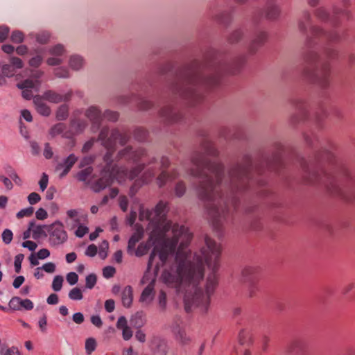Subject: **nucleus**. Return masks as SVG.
Here are the masks:
<instances>
[{
  "mask_svg": "<svg viewBox=\"0 0 355 355\" xmlns=\"http://www.w3.org/2000/svg\"><path fill=\"white\" fill-rule=\"evenodd\" d=\"M3 76L12 77L15 74V69L10 64H5L2 67Z\"/></svg>",
  "mask_w": 355,
  "mask_h": 355,
  "instance_id": "obj_53",
  "label": "nucleus"
},
{
  "mask_svg": "<svg viewBox=\"0 0 355 355\" xmlns=\"http://www.w3.org/2000/svg\"><path fill=\"white\" fill-rule=\"evenodd\" d=\"M13 239V232L10 229H6L2 233V240L6 245H9Z\"/></svg>",
  "mask_w": 355,
  "mask_h": 355,
  "instance_id": "obj_49",
  "label": "nucleus"
},
{
  "mask_svg": "<svg viewBox=\"0 0 355 355\" xmlns=\"http://www.w3.org/2000/svg\"><path fill=\"white\" fill-rule=\"evenodd\" d=\"M42 269L48 273H53L55 271L56 266L54 263L49 262L44 264Z\"/></svg>",
  "mask_w": 355,
  "mask_h": 355,
  "instance_id": "obj_63",
  "label": "nucleus"
},
{
  "mask_svg": "<svg viewBox=\"0 0 355 355\" xmlns=\"http://www.w3.org/2000/svg\"><path fill=\"white\" fill-rule=\"evenodd\" d=\"M96 276L94 274H89L85 278V287L92 289L96 283Z\"/></svg>",
  "mask_w": 355,
  "mask_h": 355,
  "instance_id": "obj_48",
  "label": "nucleus"
},
{
  "mask_svg": "<svg viewBox=\"0 0 355 355\" xmlns=\"http://www.w3.org/2000/svg\"><path fill=\"white\" fill-rule=\"evenodd\" d=\"M344 12L340 8L334 7L333 15H330L325 8L320 7L315 11V15L319 20L329 22L332 26H337L340 24L338 16L340 14H343Z\"/></svg>",
  "mask_w": 355,
  "mask_h": 355,
  "instance_id": "obj_10",
  "label": "nucleus"
},
{
  "mask_svg": "<svg viewBox=\"0 0 355 355\" xmlns=\"http://www.w3.org/2000/svg\"><path fill=\"white\" fill-rule=\"evenodd\" d=\"M178 319L176 322H175L172 326V331L175 336L177 340L182 345H188L190 343L191 339L187 335L185 329L180 326L178 324Z\"/></svg>",
  "mask_w": 355,
  "mask_h": 355,
  "instance_id": "obj_19",
  "label": "nucleus"
},
{
  "mask_svg": "<svg viewBox=\"0 0 355 355\" xmlns=\"http://www.w3.org/2000/svg\"><path fill=\"white\" fill-rule=\"evenodd\" d=\"M313 33L317 38H324L330 42H338L340 34L336 31H326L322 28H313Z\"/></svg>",
  "mask_w": 355,
  "mask_h": 355,
  "instance_id": "obj_18",
  "label": "nucleus"
},
{
  "mask_svg": "<svg viewBox=\"0 0 355 355\" xmlns=\"http://www.w3.org/2000/svg\"><path fill=\"white\" fill-rule=\"evenodd\" d=\"M54 74L60 78H69L70 77L69 71L67 68L58 67L54 69Z\"/></svg>",
  "mask_w": 355,
  "mask_h": 355,
  "instance_id": "obj_41",
  "label": "nucleus"
},
{
  "mask_svg": "<svg viewBox=\"0 0 355 355\" xmlns=\"http://www.w3.org/2000/svg\"><path fill=\"white\" fill-rule=\"evenodd\" d=\"M257 269L253 266H246L241 272V282L243 283H248L257 280L256 273Z\"/></svg>",
  "mask_w": 355,
  "mask_h": 355,
  "instance_id": "obj_24",
  "label": "nucleus"
},
{
  "mask_svg": "<svg viewBox=\"0 0 355 355\" xmlns=\"http://www.w3.org/2000/svg\"><path fill=\"white\" fill-rule=\"evenodd\" d=\"M215 19L217 22L227 25L231 21V15L227 11H223L216 15Z\"/></svg>",
  "mask_w": 355,
  "mask_h": 355,
  "instance_id": "obj_33",
  "label": "nucleus"
},
{
  "mask_svg": "<svg viewBox=\"0 0 355 355\" xmlns=\"http://www.w3.org/2000/svg\"><path fill=\"white\" fill-rule=\"evenodd\" d=\"M146 156L147 151L146 149L139 148L135 150L132 148V146H128L118 152L116 159L118 161L125 160L128 162L138 163Z\"/></svg>",
  "mask_w": 355,
  "mask_h": 355,
  "instance_id": "obj_8",
  "label": "nucleus"
},
{
  "mask_svg": "<svg viewBox=\"0 0 355 355\" xmlns=\"http://www.w3.org/2000/svg\"><path fill=\"white\" fill-rule=\"evenodd\" d=\"M144 234V230L141 227H137L136 228V231L131 236V239L133 241H135L137 243L141 240Z\"/></svg>",
  "mask_w": 355,
  "mask_h": 355,
  "instance_id": "obj_54",
  "label": "nucleus"
},
{
  "mask_svg": "<svg viewBox=\"0 0 355 355\" xmlns=\"http://www.w3.org/2000/svg\"><path fill=\"white\" fill-rule=\"evenodd\" d=\"M244 37V32L241 28L234 31L228 37V42L235 44L241 41Z\"/></svg>",
  "mask_w": 355,
  "mask_h": 355,
  "instance_id": "obj_32",
  "label": "nucleus"
},
{
  "mask_svg": "<svg viewBox=\"0 0 355 355\" xmlns=\"http://www.w3.org/2000/svg\"><path fill=\"white\" fill-rule=\"evenodd\" d=\"M80 112L79 110L75 111L72 119L69 121V128H71L69 131L73 133V136L82 133L87 127V122L78 117Z\"/></svg>",
  "mask_w": 355,
  "mask_h": 355,
  "instance_id": "obj_15",
  "label": "nucleus"
},
{
  "mask_svg": "<svg viewBox=\"0 0 355 355\" xmlns=\"http://www.w3.org/2000/svg\"><path fill=\"white\" fill-rule=\"evenodd\" d=\"M24 35L21 31L15 30L11 33V40L12 42L16 44L21 43L24 41Z\"/></svg>",
  "mask_w": 355,
  "mask_h": 355,
  "instance_id": "obj_42",
  "label": "nucleus"
},
{
  "mask_svg": "<svg viewBox=\"0 0 355 355\" xmlns=\"http://www.w3.org/2000/svg\"><path fill=\"white\" fill-rule=\"evenodd\" d=\"M116 273V269L112 266H106L103 270V275L105 278L112 277Z\"/></svg>",
  "mask_w": 355,
  "mask_h": 355,
  "instance_id": "obj_57",
  "label": "nucleus"
},
{
  "mask_svg": "<svg viewBox=\"0 0 355 355\" xmlns=\"http://www.w3.org/2000/svg\"><path fill=\"white\" fill-rule=\"evenodd\" d=\"M84 115L91 123V131L94 133L96 132L100 129L103 121L101 110L96 105H91L85 110Z\"/></svg>",
  "mask_w": 355,
  "mask_h": 355,
  "instance_id": "obj_9",
  "label": "nucleus"
},
{
  "mask_svg": "<svg viewBox=\"0 0 355 355\" xmlns=\"http://www.w3.org/2000/svg\"><path fill=\"white\" fill-rule=\"evenodd\" d=\"M248 286V293L250 297H253L257 291L259 289L257 287V280L247 283Z\"/></svg>",
  "mask_w": 355,
  "mask_h": 355,
  "instance_id": "obj_56",
  "label": "nucleus"
},
{
  "mask_svg": "<svg viewBox=\"0 0 355 355\" xmlns=\"http://www.w3.org/2000/svg\"><path fill=\"white\" fill-rule=\"evenodd\" d=\"M69 297L71 300H80L83 296L81 290L78 287H75L69 291Z\"/></svg>",
  "mask_w": 355,
  "mask_h": 355,
  "instance_id": "obj_44",
  "label": "nucleus"
},
{
  "mask_svg": "<svg viewBox=\"0 0 355 355\" xmlns=\"http://www.w3.org/2000/svg\"><path fill=\"white\" fill-rule=\"evenodd\" d=\"M187 191V186L185 182L180 180L175 186L174 192L175 195L178 198H182L184 196Z\"/></svg>",
  "mask_w": 355,
  "mask_h": 355,
  "instance_id": "obj_34",
  "label": "nucleus"
},
{
  "mask_svg": "<svg viewBox=\"0 0 355 355\" xmlns=\"http://www.w3.org/2000/svg\"><path fill=\"white\" fill-rule=\"evenodd\" d=\"M18 88L22 89V96L26 99H31L33 96V89L38 91L40 83L31 79H26L17 83Z\"/></svg>",
  "mask_w": 355,
  "mask_h": 355,
  "instance_id": "obj_14",
  "label": "nucleus"
},
{
  "mask_svg": "<svg viewBox=\"0 0 355 355\" xmlns=\"http://www.w3.org/2000/svg\"><path fill=\"white\" fill-rule=\"evenodd\" d=\"M95 159L94 155H87L84 157L80 162V167H84L91 164Z\"/></svg>",
  "mask_w": 355,
  "mask_h": 355,
  "instance_id": "obj_60",
  "label": "nucleus"
},
{
  "mask_svg": "<svg viewBox=\"0 0 355 355\" xmlns=\"http://www.w3.org/2000/svg\"><path fill=\"white\" fill-rule=\"evenodd\" d=\"M217 155L214 145L205 140L201 144L200 150L193 152L191 158L192 166L186 170L194 178L200 179L197 194L205 204L213 225L219 229L223 221L236 209L239 195L252 182L261 185L263 182L257 180L252 173L254 168L250 155H245L227 173L220 162L208 158Z\"/></svg>",
  "mask_w": 355,
  "mask_h": 355,
  "instance_id": "obj_2",
  "label": "nucleus"
},
{
  "mask_svg": "<svg viewBox=\"0 0 355 355\" xmlns=\"http://www.w3.org/2000/svg\"><path fill=\"white\" fill-rule=\"evenodd\" d=\"M10 65L15 69H21L23 67V63L21 60L18 58L12 57L10 59Z\"/></svg>",
  "mask_w": 355,
  "mask_h": 355,
  "instance_id": "obj_58",
  "label": "nucleus"
},
{
  "mask_svg": "<svg viewBox=\"0 0 355 355\" xmlns=\"http://www.w3.org/2000/svg\"><path fill=\"white\" fill-rule=\"evenodd\" d=\"M78 275L74 272H71L67 275V280L71 285H74L78 282Z\"/></svg>",
  "mask_w": 355,
  "mask_h": 355,
  "instance_id": "obj_64",
  "label": "nucleus"
},
{
  "mask_svg": "<svg viewBox=\"0 0 355 355\" xmlns=\"http://www.w3.org/2000/svg\"><path fill=\"white\" fill-rule=\"evenodd\" d=\"M130 139V137L128 132H121L117 128L110 131L108 127L105 126L101 129L96 139L91 138L84 144L81 150L83 153L88 152L96 141H100L101 145L107 149V153L103 157L106 165L101 173V178L95 182L92 187L94 192H100L110 186L114 178H121V177L125 176L130 180H134L144 171L140 178L135 180V184L130 188V193L133 196L143 184H149L155 178L157 168H159L160 172L155 178V183L159 188L164 187L169 181H173L179 177L180 173L177 168H174L170 171H168L171 162L169 158L166 156H162L159 160L153 157L148 159L147 164H137L130 170L119 168L113 166L112 156L116 150V141H118L121 146H125Z\"/></svg>",
  "mask_w": 355,
  "mask_h": 355,
  "instance_id": "obj_3",
  "label": "nucleus"
},
{
  "mask_svg": "<svg viewBox=\"0 0 355 355\" xmlns=\"http://www.w3.org/2000/svg\"><path fill=\"white\" fill-rule=\"evenodd\" d=\"M167 211L168 203L162 200L154 209L140 207L139 218L149 221L152 231L148 242L139 244L136 255L141 257L147 254L153 245L148 268L155 265L157 272L160 267L172 261L169 268H165L162 275L163 281L184 293L187 313L198 310L200 313H206L210 306V297L218 284L216 271L220 248L214 240L206 236L200 254L192 257L189 249L192 233L184 225L167 220Z\"/></svg>",
  "mask_w": 355,
  "mask_h": 355,
  "instance_id": "obj_1",
  "label": "nucleus"
},
{
  "mask_svg": "<svg viewBox=\"0 0 355 355\" xmlns=\"http://www.w3.org/2000/svg\"><path fill=\"white\" fill-rule=\"evenodd\" d=\"M44 98L41 96H35L33 102L38 113L42 116H49L51 114V108L44 102Z\"/></svg>",
  "mask_w": 355,
  "mask_h": 355,
  "instance_id": "obj_23",
  "label": "nucleus"
},
{
  "mask_svg": "<svg viewBox=\"0 0 355 355\" xmlns=\"http://www.w3.org/2000/svg\"><path fill=\"white\" fill-rule=\"evenodd\" d=\"M41 200L40 196L37 193H31L28 196V201L31 205H35Z\"/></svg>",
  "mask_w": 355,
  "mask_h": 355,
  "instance_id": "obj_61",
  "label": "nucleus"
},
{
  "mask_svg": "<svg viewBox=\"0 0 355 355\" xmlns=\"http://www.w3.org/2000/svg\"><path fill=\"white\" fill-rule=\"evenodd\" d=\"M0 355H19V352L15 347H2L0 350Z\"/></svg>",
  "mask_w": 355,
  "mask_h": 355,
  "instance_id": "obj_45",
  "label": "nucleus"
},
{
  "mask_svg": "<svg viewBox=\"0 0 355 355\" xmlns=\"http://www.w3.org/2000/svg\"><path fill=\"white\" fill-rule=\"evenodd\" d=\"M292 104L296 110V114L291 117V121L293 124L306 120L309 112L306 102L300 97L295 98L292 100Z\"/></svg>",
  "mask_w": 355,
  "mask_h": 355,
  "instance_id": "obj_11",
  "label": "nucleus"
},
{
  "mask_svg": "<svg viewBox=\"0 0 355 355\" xmlns=\"http://www.w3.org/2000/svg\"><path fill=\"white\" fill-rule=\"evenodd\" d=\"M268 33L266 31H257L248 45V52L254 55L267 42Z\"/></svg>",
  "mask_w": 355,
  "mask_h": 355,
  "instance_id": "obj_12",
  "label": "nucleus"
},
{
  "mask_svg": "<svg viewBox=\"0 0 355 355\" xmlns=\"http://www.w3.org/2000/svg\"><path fill=\"white\" fill-rule=\"evenodd\" d=\"M49 135L54 138L58 135H62V137L70 139L73 137V132L67 130V125L64 123H59L54 125L49 132Z\"/></svg>",
  "mask_w": 355,
  "mask_h": 355,
  "instance_id": "obj_20",
  "label": "nucleus"
},
{
  "mask_svg": "<svg viewBox=\"0 0 355 355\" xmlns=\"http://www.w3.org/2000/svg\"><path fill=\"white\" fill-rule=\"evenodd\" d=\"M83 66V60L80 55H71L69 58V67L75 71H78Z\"/></svg>",
  "mask_w": 355,
  "mask_h": 355,
  "instance_id": "obj_30",
  "label": "nucleus"
},
{
  "mask_svg": "<svg viewBox=\"0 0 355 355\" xmlns=\"http://www.w3.org/2000/svg\"><path fill=\"white\" fill-rule=\"evenodd\" d=\"M239 341L241 345H249L252 343V335L251 332L242 330L239 333Z\"/></svg>",
  "mask_w": 355,
  "mask_h": 355,
  "instance_id": "obj_28",
  "label": "nucleus"
},
{
  "mask_svg": "<svg viewBox=\"0 0 355 355\" xmlns=\"http://www.w3.org/2000/svg\"><path fill=\"white\" fill-rule=\"evenodd\" d=\"M23 259L24 255L22 254H19L15 256L14 260V268L15 272L19 273L20 272L21 265Z\"/></svg>",
  "mask_w": 355,
  "mask_h": 355,
  "instance_id": "obj_52",
  "label": "nucleus"
},
{
  "mask_svg": "<svg viewBox=\"0 0 355 355\" xmlns=\"http://www.w3.org/2000/svg\"><path fill=\"white\" fill-rule=\"evenodd\" d=\"M334 159V155L327 150L323 151V155H317L315 163L304 166L305 178L312 184L324 185L334 196L355 202V172L336 160L333 163L332 171H327L321 164L322 160L333 162Z\"/></svg>",
  "mask_w": 355,
  "mask_h": 355,
  "instance_id": "obj_5",
  "label": "nucleus"
},
{
  "mask_svg": "<svg viewBox=\"0 0 355 355\" xmlns=\"http://www.w3.org/2000/svg\"><path fill=\"white\" fill-rule=\"evenodd\" d=\"M21 298L17 296H14L10 300L8 306L14 311L21 310Z\"/></svg>",
  "mask_w": 355,
  "mask_h": 355,
  "instance_id": "obj_43",
  "label": "nucleus"
},
{
  "mask_svg": "<svg viewBox=\"0 0 355 355\" xmlns=\"http://www.w3.org/2000/svg\"><path fill=\"white\" fill-rule=\"evenodd\" d=\"M266 166L270 170H277V168L282 164V159L279 154H275L270 159L266 160Z\"/></svg>",
  "mask_w": 355,
  "mask_h": 355,
  "instance_id": "obj_27",
  "label": "nucleus"
},
{
  "mask_svg": "<svg viewBox=\"0 0 355 355\" xmlns=\"http://www.w3.org/2000/svg\"><path fill=\"white\" fill-rule=\"evenodd\" d=\"M49 225H35L34 223V227H33V236L34 238H38L42 236H46V232H47V227Z\"/></svg>",
  "mask_w": 355,
  "mask_h": 355,
  "instance_id": "obj_35",
  "label": "nucleus"
},
{
  "mask_svg": "<svg viewBox=\"0 0 355 355\" xmlns=\"http://www.w3.org/2000/svg\"><path fill=\"white\" fill-rule=\"evenodd\" d=\"M93 168L92 166H87L84 169L80 170L76 174V178L78 181H85L92 174Z\"/></svg>",
  "mask_w": 355,
  "mask_h": 355,
  "instance_id": "obj_36",
  "label": "nucleus"
},
{
  "mask_svg": "<svg viewBox=\"0 0 355 355\" xmlns=\"http://www.w3.org/2000/svg\"><path fill=\"white\" fill-rule=\"evenodd\" d=\"M304 341L301 339H295L293 340L289 346L288 351L290 352H293L295 349H302L304 347Z\"/></svg>",
  "mask_w": 355,
  "mask_h": 355,
  "instance_id": "obj_50",
  "label": "nucleus"
},
{
  "mask_svg": "<svg viewBox=\"0 0 355 355\" xmlns=\"http://www.w3.org/2000/svg\"><path fill=\"white\" fill-rule=\"evenodd\" d=\"M155 281L152 280L142 291L140 297L139 302L144 304H149L153 300L155 296Z\"/></svg>",
  "mask_w": 355,
  "mask_h": 355,
  "instance_id": "obj_21",
  "label": "nucleus"
},
{
  "mask_svg": "<svg viewBox=\"0 0 355 355\" xmlns=\"http://www.w3.org/2000/svg\"><path fill=\"white\" fill-rule=\"evenodd\" d=\"M69 105L67 104L61 105L56 112V119L58 121H65L69 117Z\"/></svg>",
  "mask_w": 355,
  "mask_h": 355,
  "instance_id": "obj_29",
  "label": "nucleus"
},
{
  "mask_svg": "<svg viewBox=\"0 0 355 355\" xmlns=\"http://www.w3.org/2000/svg\"><path fill=\"white\" fill-rule=\"evenodd\" d=\"M132 324L137 327L139 328L143 326L144 324V315L141 312H138L136 313V315L132 318Z\"/></svg>",
  "mask_w": 355,
  "mask_h": 355,
  "instance_id": "obj_39",
  "label": "nucleus"
},
{
  "mask_svg": "<svg viewBox=\"0 0 355 355\" xmlns=\"http://www.w3.org/2000/svg\"><path fill=\"white\" fill-rule=\"evenodd\" d=\"M49 235V242L53 246H58L64 243L68 239V234L64 228L63 224L56 221L47 227Z\"/></svg>",
  "mask_w": 355,
  "mask_h": 355,
  "instance_id": "obj_7",
  "label": "nucleus"
},
{
  "mask_svg": "<svg viewBox=\"0 0 355 355\" xmlns=\"http://www.w3.org/2000/svg\"><path fill=\"white\" fill-rule=\"evenodd\" d=\"M133 136H135L136 140L143 141L146 139L147 132L143 128H137L135 130Z\"/></svg>",
  "mask_w": 355,
  "mask_h": 355,
  "instance_id": "obj_47",
  "label": "nucleus"
},
{
  "mask_svg": "<svg viewBox=\"0 0 355 355\" xmlns=\"http://www.w3.org/2000/svg\"><path fill=\"white\" fill-rule=\"evenodd\" d=\"M263 16V10H256L252 15V21L254 24L257 25L260 22L261 19V17Z\"/></svg>",
  "mask_w": 355,
  "mask_h": 355,
  "instance_id": "obj_55",
  "label": "nucleus"
},
{
  "mask_svg": "<svg viewBox=\"0 0 355 355\" xmlns=\"http://www.w3.org/2000/svg\"><path fill=\"white\" fill-rule=\"evenodd\" d=\"M323 52L324 53V56L329 60H336L338 55L336 49L330 46H326Z\"/></svg>",
  "mask_w": 355,
  "mask_h": 355,
  "instance_id": "obj_38",
  "label": "nucleus"
},
{
  "mask_svg": "<svg viewBox=\"0 0 355 355\" xmlns=\"http://www.w3.org/2000/svg\"><path fill=\"white\" fill-rule=\"evenodd\" d=\"M299 30L307 35L310 31L311 35H307L306 40V51L304 53V60L306 64L303 69V76L310 82L318 85L322 89H327L330 85V65L329 63H323L318 65L320 54L318 51L312 48L315 45V39L317 38L313 33V28H320L313 26L312 16L310 12L304 10L298 21Z\"/></svg>",
  "mask_w": 355,
  "mask_h": 355,
  "instance_id": "obj_6",
  "label": "nucleus"
},
{
  "mask_svg": "<svg viewBox=\"0 0 355 355\" xmlns=\"http://www.w3.org/2000/svg\"><path fill=\"white\" fill-rule=\"evenodd\" d=\"M121 300L124 307H131L132 304V287L126 286L122 291Z\"/></svg>",
  "mask_w": 355,
  "mask_h": 355,
  "instance_id": "obj_25",
  "label": "nucleus"
},
{
  "mask_svg": "<svg viewBox=\"0 0 355 355\" xmlns=\"http://www.w3.org/2000/svg\"><path fill=\"white\" fill-rule=\"evenodd\" d=\"M244 62V58H238L232 64L218 60L205 64L193 61L179 71L170 90L190 105H196L202 100V88L218 86L225 73H237Z\"/></svg>",
  "mask_w": 355,
  "mask_h": 355,
  "instance_id": "obj_4",
  "label": "nucleus"
},
{
  "mask_svg": "<svg viewBox=\"0 0 355 355\" xmlns=\"http://www.w3.org/2000/svg\"><path fill=\"white\" fill-rule=\"evenodd\" d=\"M159 116L168 124L179 122L182 117V114L171 105L164 106L159 111Z\"/></svg>",
  "mask_w": 355,
  "mask_h": 355,
  "instance_id": "obj_13",
  "label": "nucleus"
},
{
  "mask_svg": "<svg viewBox=\"0 0 355 355\" xmlns=\"http://www.w3.org/2000/svg\"><path fill=\"white\" fill-rule=\"evenodd\" d=\"M72 94L73 93L71 91H69L64 94H61L55 91L49 90L45 92L42 96L44 100L49 102L58 103L63 101L66 102L70 101Z\"/></svg>",
  "mask_w": 355,
  "mask_h": 355,
  "instance_id": "obj_17",
  "label": "nucleus"
},
{
  "mask_svg": "<svg viewBox=\"0 0 355 355\" xmlns=\"http://www.w3.org/2000/svg\"><path fill=\"white\" fill-rule=\"evenodd\" d=\"M103 119H105L106 120L111 122H116L119 119V114L116 111L106 110L102 114Z\"/></svg>",
  "mask_w": 355,
  "mask_h": 355,
  "instance_id": "obj_37",
  "label": "nucleus"
},
{
  "mask_svg": "<svg viewBox=\"0 0 355 355\" xmlns=\"http://www.w3.org/2000/svg\"><path fill=\"white\" fill-rule=\"evenodd\" d=\"M50 35L48 32H42L37 34L36 39L40 43L44 44L48 42Z\"/></svg>",
  "mask_w": 355,
  "mask_h": 355,
  "instance_id": "obj_59",
  "label": "nucleus"
},
{
  "mask_svg": "<svg viewBox=\"0 0 355 355\" xmlns=\"http://www.w3.org/2000/svg\"><path fill=\"white\" fill-rule=\"evenodd\" d=\"M34 211V209L32 207H29L23 209H21L19 211H18L16 214V217L17 218H21L23 217H28L33 214Z\"/></svg>",
  "mask_w": 355,
  "mask_h": 355,
  "instance_id": "obj_51",
  "label": "nucleus"
},
{
  "mask_svg": "<svg viewBox=\"0 0 355 355\" xmlns=\"http://www.w3.org/2000/svg\"><path fill=\"white\" fill-rule=\"evenodd\" d=\"M96 347V340L93 338H89L85 341V350L87 354H91L93 351L95 350Z\"/></svg>",
  "mask_w": 355,
  "mask_h": 355,
  "instance_id": "obj_46",
  "label": "nucleus"
},
{
  "mask_svg": "<svg viewBox=\"0 0 355 355\" xmlns=\"http://www.w3.org/2000/svg\"><path fill=\"white\" fill-rule=\"evenodd\" d=\"M116 327L118 329L122 330L124 340H128L132 337V331L128 327V320L124 316H121L118 319Z\"/></svg>",
  "mask_w": 355,
  "mask_h": 355,
  "instance_id": "obj_22",
  "label": "nucleus"
},
{
  "mask_svg": "<svg viewBox=\"0 0 355 355\" xmlns=\"http://www.w3.org/2000/svg\"><path fill=\"white\" fill-rule=\"evenodd\" d=\"M78 158L74 154L69 155L62 163H60L58 165L57 168H62L65 167L67 169L71 170L73 165H74L77 161Z\"/></svg>",
  "mask_w": 355,
  "mask_h": 355,
  "instance_id": "obj_31",
  "label": "nucleus"
},
{
  "mask_svg": "<svg viewBox=\"0 0 355 355\" xmlns=\"http://www.w3.org/2000/svg\"><path fill=\"white\" fill-rule=\"evenodd\" d=\"M67 216L69 218L73 220L75 224H78L80 221L78 218V210L76 209H69L67 211Z\"/></svg>",
  "mask_w": 355,
  "mask_h": 355,
  "instance_id": "obj_62",
  "label": "nucleus"
},
{
  "mask_svg": "<svg viewBox=\"0 0 355 355\" xmlns=\"http://www.w3.org/2000/svg\"><path fill=\"white\" fill-rule=\"evenodd\" d=\"M167 307V297L166 293L163 290H161L157 296V308L161 313H164L166 311Z\"/></svg>",
  "mask_w": 355,
  "mask_h": 355,
  "instance_id": "obj_26",
  "label": "nucleus"
},
{
  "mask_svg": "<svg viewBox=\"0 0 355 355\" xmlns=\"http://www.w3.org/2000/svg\"><path fill=\"white\" fill-rule=\"evenodd\" d=\"M263 12L266 19L276 21L281 15V9L275 0H270L266 3Z\"/></svg>",
  "mask_w": 355,
  "mask_h": 355,
  "instance_id": "obj_16",
  "label": "nucleus"
},
{
  "mask_svg": "<svg viewBox=\"0 0 355 355\" xmlns=\"http://www.w3.org/2000/svg\"><path fill=\"white\" fill-rule=\"evenodd\" d=\"M64 278L61 275H56L52 283V288L55 291H60L62 288Z\"/></svg>",
  "mask_w": 355,
  "mask_h": 355,
  "instance_id": "obj_40",
  "label": "nucleus"
}]
</instances>
